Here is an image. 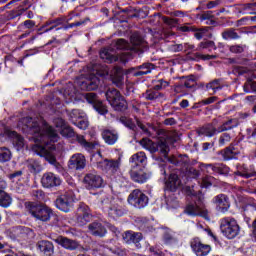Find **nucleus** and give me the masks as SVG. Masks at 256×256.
<instances>
[{"instance_id": "nucleus-1", "label": "nucleus", "mask_w": 256, "mask_h": 256, "mask_svg": "<svg viewBox=\"0 0 256 256\" xmlns=\"http://www.w3.org/2000/svg\"><path fill=\"white\" fill-rule=\"evenodd\" d=\"M23 123H25L26 131L32 135L34 140L35 144L32 146L34 153L44 157L49 163H55L56 159L55 155H53L55 144L52 143L59 141L57 131L49 126L43 117H26L23 119Z\"/></svg>"}, {"instance_id": "nucleus-2", "label": "nucleus", "mask_w": 256, "mask_h": 256, "mask_svg": "<svg viewBox=\"0 0 256 256\" xmlns=\"http://www.w3.org/2000/svg\"><path fill=\"white\" fill-rule=\"evenodd\" d=\"M26 211L36 219V221L47 222L51 219V215H53V211L51 208L46 205L36 204L33 202H28L25 204Z\"/></svg>"}, {"instance_id": "nucleus-3", "label": "nucleus", "mask_w": 256, "mask_h": 256, "mask_svg": "<svg viewBox=\"0 0 256 256\" xmlns=\"http://www.w3.org/2000/svg\"><path fill=\"white\" fill-rule=\"evenodd\" d=\"M100 203L101 205H104V210L112 219L123 217L125 210L123 209V202H121V200L114 199L109 201L107 196H102L100 197Z\"/></svg>"}, {"instance_id": "nucleus-4", "label": "nucleus", "mask_w": 256, "mask_h": 256, "mask_svg": "<svg viewBox=\"0 0 256 256\" xmlns=\"http://www.w3.org/2000/svg\"><path fill=\"white\" fill-rule=\"evenodd\" d=\"M220 229L227 239H235L241 228L233 217H224L220 220Z\"/></svg>"}, {"instance_id": "nucleus-5", "label": "nucleus", "mask_w": 256, "mask_h": 256, "mask_svg": "<svg viewBox=\"0 0 256 256\" xmlns=\"http://www.w3.org/2000/svg\"><path fill=\"white\" fill-rule=\"evenodd\" d=\"M106 99L115 111H125V109H127V100H125L121 92L115 88L106 91Z\"/></svg>"}, {"instance_id": "nucleus-6", "label": "nucleus", "mask_w": 256, "mask_h": 256, "mask_svg": "<svg viewBox=\"0 0 256 256\" xmlns=\"http://www.w3.org/2000/svg\"><path fill=\"white\" fill-rule=\"evenodd\" d=\"M131 45L125 41V39L121 38L116 41V49L119 50H130V51H141L143 47H145V41L141 36L137 33L131 35L130 38Z\"/></svg>"}, {"instance_id": "nucleus-7", "label": "nucleus", "mask_w": 256, "mask_h": 256, "mask_svg": "<svg viewBox=\"0 0 256 256\" xmlns=\"http://www.w3.org/2000/svg\"><path fill=\"white\" fill-rule=\"evenodd\" d=\"M184 213L189 217H203V219H209V210L203 202H194L186 205Z\"/></svg>"}, {"instance_id": "nucleus-8", "label": "nucleus", "mask_w": 256, "mask_h": 256, "mask_svg": "<svg viewBox=\"0 0 256 256\" xmlns=\"http://www.w3.org/2000/svg\"><path fill=\"white\" fill-rule=\"evenodd\" d=\"M127 201L129 205H132V207H135L136 209H143L144 207H147L149 197H147L143 191L135 189L129 194Z\"/></svg>"}, {"instance_id": "nucleus-9", "label": "nucleus", "mask_w": 256, "mask_h": 256, "mask_svg": "<svg viewBox=\"0 0 256 256\" xmlns=\"http://www.w3.org/2000/svg\"><path fill=\"white\" fill-rule=\"evenodd\" d=\"M140 145H142L144 149H147V151H150V153H157V151H160L164 157H167V153H169V146L163 141L155 143L151 139L143 138L140 141Z\"/></svg>"}, {"instance_id": "nucleus-10", "label": "nucleus", "mask_w": 256, "mask_h": 256, "mask_svg": "<svg viewBox=\"0 0 256 256\" xmlns=\"http://www.w3.org/2000/svg\"><path fill=\"white\" fill-rule=\"evenodd\" d=\"M98 169L105 171V173H110V175H115L121 169V159L109 160L104 159L96 162Z\"/></svg>"}, {"instance_id": "nucleus-11", "label": "nucleus", "mask_w": 256, "mask_h": 256, "mask_svg": "<svg viewBox=\"0 0 256 256\" xmlns=\"http://www.w3.org/2000/svg\"><path fill=\"white\" fill-rule=\"evenodd\" d=\"M73 203H75V196H73L72 192H67L56 199L57 209L64 211V213H69Z\"/></svg>"}, {"instance_id": "nucleus-12", "label": "nucleus", "mask_w": 256, "mask_h": 256, "mask_svg": "<svg viewBox=\"0 0 256 256\" xmlns=\"http://www.w3.org/2000/svg\"><path fill=\"white\" fill-rule=\"evenodd\" d=\"M190 246L193 253L196 256H207L209 255V253H211V251H213V248L211 247V245L205 244L203 241H201L198 238H194L191 241Z\"/></svg>"}, {"instance_id": "nucleus-13", "label": "nucleus", "mask_w": 256, "mask_h": 256, "mask_svg": "<svg viewBox=\"0 0 256 256\" xmlns=\"http://www.w3.org/2000/svg\"><path fill=\"white\" fill-rule=\"evenodd\" d=\"M42 187L46 189H51L52 187H59L62 181L59 176L53 174V172H46L41 178Z\"/></svg>"}, {"instance_id": "nucleus-14", "label": "nucleus", "mask_w": 256, "mask_h": 256, "mask_svg": "<svg viewBox=\"0 0 256 256\" xmlns=\"http://www.w3.org/2000/svg\"><path fill=\"white\" fill-rule=\"evenodd\" d=\"M84 184L87 189H99L103 187V178L96 173H88L84 176Z\"/></svg>"}, {"instance_id": "nucleus-15", "label": "nucleus", "mask_w": 256, "mask_h": 256, "mask_svg": "<svg viewBox=\"0 0 256 256\" xmlns=\"http://www.w3.org/2000/svg\"><path fill=\"white\" fill-rule=\"evenodd\" d=\"M78 16H79V14H77L75 12H71L68 15V19L67 18H57L56 20L49 21L44 26H42V29H43L44 33H48V31H53V29H55V27H59V25H64L65 23L71 21V19H73L74 17H78Z\"/></svg>"}, {"instance_id": "nucleus-16", "label": "nucleus", "mask_w": 256, "mask_h": 256, "mask_svg": "<svg viewBox=\"0 0 256 256\" xmlns=\"http://www.w3.org/2000/svg\"><path fill=\"white\" fill-rule=\"evenodd\" d=\"M122 239L124 243H134L136 244L137 249H141V244H139V241L143 239V234L141 232H133V231H126L122 234Z\"/></svg>"}, {"instance_id": "nucleus-17", "label": "nucleus", "mask_w": 256, "mask_h": 256, "mask_svg": "<svg viewBox=\"0 0 256 256\" xmlns=\"http://www.w3.org/2000/svg\"><path fill=\"white\" fill-rule=\"evenodd\" d=\"M130 177L134 183H147V180L151 177L149 173H146L143 169L132 168L130 170Z\"/></svg>"}, {"instance_id": "nucleus-18", "label": "nucleus", "mask_w": 256, "mask_h": 256, "mask_svg": "<svg viewBox=\"0 0 256 256\" xmlns=\"http://www.w3.org/2000/svg\"><path fill=\"white\" fill-rule=\"evenodd\" d=\"M213 203L216 205V209L221 211V213H226V211H229V207H231L229 198L225 194H220L214 197Z\"/></svg>"}, {"instance_id": "nucleus-19", "label": "nucleus", "mask_w": 256, "mask_h": 256, "mask_svg": "<svg viewBox=\"0 0 256 256\" xmlns=\"http://www.w3.org/2000/svg\"><path fill=\"white\" fill-rule=\"evenodd\" d=\"M55 241L58 245H61V247L68 249L69 251H75V249H79V247H81L77 240H71L63 236H59Z\"/></svg>"}, {"instance_id": "nucleus-20", "label": "nucleus", "mask_w": 256, "mask_h": 256, "mask_svg": "<svg viewBox=\"0 0 256 256\" xmlns=\"http://www.w3.org/2000/svg\"><path fill=\"white\" fill-rule=\"evenodd\" d=\"M85 165H86V160L83 154H74L69 160L70 169H76V171L85 169Z\"/></svg>"}, {"instance_id": "nucleus-21", "label": "nucleus", "mask_w": 256, "mask_h": 256, "mask_svg": "<svg viewBox=\"0 0 256 256\" xmlns=\"http://www.w3.org/2000/svg\"><path fill=\"white\" fill-rule=\"evenodd\" d=\"M91 211L87 206H81L77 211V221L79 225H87L91 221Z\"/></svg>"}, {"instance_id": "nucleus-22", "label": "nucleus", "mask_w": 256, "mask_h": 256, "mask_svg": "<svg viewBox=\"0 0 256 256\" xmlns=\"http://www.w3.org/2000/svg\"><path fill=\"white\" fill-rule=\"evenodd\" d=\"M36 247L37 249H39L41 253L47 256H51L52 253H54L55 251V247L49 240L38 241V243L36 244Z\"/></svg>"}, {"instance_id": "nucleus-23", "label": "nucleus", "mask_w": 256, "mask_h": 256, "mask_svg": "<svg viewBox=\"0 0 256 256\" xmlns=\"http://www.w3.org/2000/svg\"><path fill=\"white\" fill-rule=\"evenodd\" d=\"M88 230L91 235H94L95 237H104V235L107 233V229H105L103 224L99 222L89 224Z\"/></svg>"}, {"instance_id": "nucleus-24", "label": "nucleus", "mask_w": 256, "mask_h": 256, "mask_svg": "<svg viewBox=\"0 0 256 256\" xmlns=\"http://www.w3.org/2000/svg\"><path fill=\"white\" fill-rule=\"evenodd\" d=\"M130 163L132 164V169H137L139 165H145L147 163V156L145 152H138L131 156Z\"/></svg>"}, {"instance_id": "nucleus-25", "label": "nucleus", "mask_w": 256, "mask_h": 256, "mask_svg": "<svg viewBox=\"0 0 256 256\" xmlns=\"http://www.w3.org/2000/svg\"><path fill=\"white\" fill-rule=\"evenodd\" d=\"M102 139H104L105 143L108 145H115L117 139H119V135L115 130L105 129L102 131Z\"/></svg>"}, {"instance_id": "nucleus-26", "label": "nucleus", "mask_w": 256, "mask_h": 256, "mask_svg": "<svg viewBox=\"0 0 256 256\" xmlns=\"http://www.w3.org/2000/svg\"><path fill=\"white\" fill-rule=\"evenodd\" d=\"M112 83L116 85V87H121L123 85L124 77H123V69L114 68L110 74Z\"/></svg>"}, {"instance_id": "nucleus-27", "label": "nucleus", "mask_w": 256, "mask_h": 256, "mask_svg": "<svg viewBox=\"0 0 256 256\" xmlns=\"http://www.w3.org/2000/svg\"><path fill=\"white\" fill-rule=\"evenodd\" d=\"M178 187H181V180L177 174H171L166 181V189L168 191H176Z\"/></svg>"}, {"instance_id": "nucleus-28", "label": "nucleus", "mask_w": 256, "mask_h": 256, "mask_svg": "<svg viewBox=\"0 0 256 256\" xmlns=\"http://www.w3.org/2000/svg\"><path fill=\"white\" fill-rule=\"evenodd\" d=\"M56 127H61V135H63V137H73L75 135V131H73V128H71L70 126H66L65 125V120H63L62 118H58L56 120Z\"/></svg>"}, {"instance_id": "nucleus-29", "label": "nucleus", "mask_w": 256, "mask_h": 256, "mask_svg": "<svg viewBox=\"0 0 256 256\" xmlns=\"http://www.w3.org/2000/svg\"><path fill=\"white\" fill-rule=\"evenodd\" d=\"M206 169L208 171H213V173H219V175H225L229 173V167L224 164H206Z\"/></svg>"}, {"instance_id": "nucleus-30", "label": "nucleus", "mask_w": 256, "mask_h": 256, "mask_svg": "<svg viewBox=\"0 0 256 256\" xmlns=\"http://www.w3.org/2000/svg\"><path fill=\"white\" fill-rule=\"evenodd\" d=\"M100 57L103 59V61H106L107 63H113V61H117V55H115V51L104 48L100 51Z\"/></svg>"}, {"instance_id": "nucleus-31", "label": "nucleus", "mask_w": 256, "mask_h": 256, "mask_svg": "<svg viewBox=\"0 0 256 256\" xmlns=\"http://www.w3.org/2000/svg\"><path fill=\"white\" fill-rule=\"evenodd\" d=\"M217 133L219 132H217V128L213 124H207L198 130V134L204 135V137H213Z\"/></svg>"}, {"instance_id": "nucleus-32", "label": "nucleus", "mask_w": 256, "mask_h": 256, "mask_svg": "<svg viewBox=\"0 0 256 256\" xmlns=\"http://www.w3.org/2000/svg\"><path fill=\"white\" fill-rule=\"evenodd\" d=\"M239 125L237 119H229L224 122L220 127L217 128V133H223L224 131H231V129H235Z\"/></svg>"}, {"instance_id": "nucleus-33", "label": "nucleus", "mask_w": 256, "mask_h": 256, "mask_svg": "<svg viewBox=\"0 0 256 256\" xmlns=\"http://www.w3.org/2000/svg\"><path fill=\"white\" fill-rule=\"evenodd\" d=\"M11 203H13L11 196L0 188V207H10Z\"/></svg>"}, {"instance_id": "nucleus-34", "label": "nucleus", "mask_w": 256, "mask_h": 256, "mask_svg": "<svg viewBox=\"0 0 256 256\" xmlns=\"http://www.w3.org/2000/svg\"><path fill=\"white\" fill-rule=\"evenodd\" d=\"M209 29L211 28L210 27H204L200 29L196 28V31H194V36L198 39V41H200V39H203V37H208L209 39H211L212 35H211V32H209Z\"/></svg>"}, {"instance_id": "nucleus-35", "label": "nucleus", "mask_w": 256, "mask_h": 256, "mask_svg": "<svg viewBox=\"0 0 256 256\" xmlns=\"http://www.w3.org/2000/svg\"><path fill=\"white\" fill-rule=\"evenodd\" d=\"M86 89L88 91H95L99 87V78L95 75L90 76V78L86 81Z\"/></svg>"}, {"instance_id": "nucleus-36", "label": "nucleus", "mask_w": 256, "mask_h": 256, "mask_svg": "<svg viewBox=\"0 0 256 256\" xmlns=\"http://www.w3.org/2000/svg\"><path fill=\"white\" fill-rule=\"evenodd\" d=\"M222 38L225 41H230L235 39H241V36H239V34L234 29H228L222 32Z\"/></svg>"}, {"instance_id": "nucleus-37", "label": "nucleus", "mask_w": 256, "mask_h": 256, "mask_svg": "<svg viewBox=\"0 0 256 256\" xmlns=\"http://www.w3.org/2000/svg\"><path fill=\"white\" fill-rule=\"evenodd\" d=\"M28 169L31 173H41V171H43V166H41L39 161L31 159L28 161Z\"/></svg>"}, {"instance_id": "nucleus-38", "label": "nucleus", "mask_w": 256, "mask_h": 256, "mask_svg": "<svg viewBox=\"0 0 256 256\" xmlns=\"http://www.w3.org/2000/svg\"><path fill=\"white\" fill-rule=\"evenodd\" d=\"M203 49H208L209 51H215L217 46H215V42L208 40L202 41L199 43L197 51H203Z\"/></svg>"}, {"instance_id": "nucleus-39", "label": "nucleus", "mask_w": 256, "mask_h": 256, "mask_svg": "<svg viewBox=\"0 0 256 256\" xmlns=\"http://www.w3.org/2000/svg\"><path fill=\"white\" fill-rule=\"evenodd\" d=\"M151 69H153V64H144L139 66L138 71L134 73L136 77H141L142 75H149L151 73Z\"/></svg>"}, {"instance_id": "nucleus-40", "label": "nucleus", "mask_w": 256, "mask_h": 256, "mask_svg": "<svg viewBox=\"0 0 256 256\" xmlns=\"http://www.w3.org/2000/svg\"><path fill=\"white\" fill-rule=\"evenodd\" d=\"M206 89L207 91L212 90L213 93H216L217 91H221V89H223V86L221 85V81L216 79L206 84Z\"/></svg>"}, {"instance_id": "nucleus-41", "label": "nucleus", "mask_w": 256, "mask_h": 256, "mask_svg": "<svg viewBox=\"0 0 256 256\" xmlns=\"http://www.w3.org/2000/svg\"><path fill=\"white\" fill-rule=\"evenodd\" d=\"M11 161V150L5 147H0V163Z\"/></svg>"}, {"instance_id": "nucleus-42", "label": "nucleus", "mask_w": 256, "mask_h": 256, "mask_svg": "<svg viewBox=\"0 0 256 256\" xmlns=\"http://www.w3.org/2000/svg\"><path fill=\"white\" fill-rule=\"evenodd\" d=\"M69 115L72 123H76L78 119H83L85 117V112H83V110L73 109Z\"/></svg>"}, {"instance_id": "nucleus-43", "label": "nucleus", "mask_w": 256, "mask_h": 256, "mask_svg": "<svg viewBox=\"0 0 256 256\" xmlns=\"http://www.w3.org/2000/svg\"><path fill=\"white\" fill-rule=\"evenodd\" d=\"M11 137H13V143L16 145L18 149H23L25 142L23 140V137L21 135L17 134V132H11Z\"/></svg>"}, {"instance_id": "nucleus-44", "label": "nucleus", "mask_w": 256, "mask_h": 256, "mask_svg": "<svg viewBox=\"0 0 256 256\" xmlns=\"http://www.w3.org/2000/svg\"><path fill=\"white\" fill-rule=\"evenodd\" d=\"M236 156H237V152H235V148H231V147L226 148L222 153V157L224 161L235 159Z\"/></svg>"}, {"instance_id": "nucleus-45", "label": "nucleus", "mask_w": 256, "mask_h": 256, "mask_svg": "<svg viewBox=\"0 0 256 256\" xmlns=\"http://www.w3.org/2000/svg\"><path fill=\"white\" fill-rule=\"evenodd\" d=\"M77 141L82 145V147H85L87 151H91V149H95V144L91 142H87V140H85V137L83 136H77Z\"/></svg>"}, {"instance_id": "nucleus-46", "label": "nucleus", "mask_w": 256, "mask_h": 256, "mask_svg": "<svg viewBox=\"0 0 256 256\" xmlns=\"http://www.w3.org/2000/svg\"><path fill=\"white\" fill-rule=\"evenodd\" d=\"M120 123L125 125V127H128V129H135V122H133V120L127 116H121Z\"/></svg>"}, {"instance_id": "nucleus-47", "label": "nucleus", "mask_w": 256, "mask_h": 256, "mask_svg": "<svg viewBox=\"0 0 256 256\" xmlns=\"http://www.w3.org/2000/svg\"><path fill=\"white\" fill-rule=\"evenodd\" d=\"M85 99L88 101L93 107L99 103V99L97 98V94L90 92L85 94Z\"/></svg>"}, {"instance_id": "nucleus-48", "label": "nucleus", "mask_w": 256, "mask_h": 256, "mask_svg": "<svg viewBox=\"0 0 256 256\" xmlns=\"http://www.w3.org/2000/svg\"><path fill=\"white\" fill-rule=\"evenodd\" d=\"M94 109L99 113L100 115H107L109 112L107 110V106L103 104V102L99 101L98 103L95 104Z\"/></svg>"}, {"instance_id": "nucleus-49", "label": "nucleus", "mask_w": 256, "mask_h": 256, "mask_svg": "<svg viewBox=\"0 0 256 256\" xmlns=\"http://www.w3.org/2000/svg\"><path fill=\"white\" fill-rule=\"evenodd\" d=\"M144 97L145 99H147L148 101H153L154 99H157V97H159V92L155 91V90H147L144 93Z\"/></svg>"}, {"instance_id": "nucleus-50", "label": "nucleus", "mask_w": 256, "mask_h": 256, "mask_svg": "<svg viewBox=\"0 0 256 256\" xmlns=\"http://www.w3.org/2000/svg\"><path fill=\"white\" fill-rule=\"evenodd\" d=\"M196 59H201L202 61H211V59H217V55H203L201 53H195Z\"/></svg>"}, {"instance_id": "nucleus-51", "label": "nucleus", "mask_w": 256, "mask_h": 256, "mask_svg": "<svg viewBox=\"0 0 256 256\" xmlns=\"http://www.w3.org/2000/svg\"><path fill=\"white\" fill-rule=\"evenodd\" d=\"M163 23L168 25V27H175L177 23H179V20L175 18H169V17H163L162 18Z\"/></svg>"}, {"instance_id": "nucleus-52", "label": "nucleus", "mask_w": 256, "mask_h": 256, "mask_svg": "<svg viewBox=\"0 0 256 256\" xmlns=\"http://www.w3.org/2000/svg\"><path fill=\"white\" fill-rule=\"evenodd\" d=\"M19 231H20V237H22V239H27V237H33V230L29 228H22V229H19Z\"/></svg>"}, {"instance_id": "nucleus-53", "label": "nucleus", "mask_w": 256, "mask_h": 256, "mask_svg": "<svg viewBox=\"0 0 256 256\" xmlns=\"http://www.w3.org/2000/svg\"><path fill=\"white\" fill-rule=\"evenodd\" d=\"M74 125H76L78 129H82L83 131H85V129L89 127V121L85 119L79 121L77 120L76 122H74Z\"/></svg>"}, {"instance_id": "nucleus-54", "label": "nucleus", "mask_w": 256, "mask_h": 256, "mask_svg": "<svg viewBox=\"0 0 256 256\" xmlns=\"http://www.w3.org/2000/svg\"><path fill=\"white\" fill-rule=\"evenodd\" d=\"M231 53H243L245 51V45H232L229 47Z\"/></svg>"}, {"instance_id": "nucleus-55", "label": "nucleus", "mask_w": 256, "mask_h": 256, "mask_svg": "<svg viewBox=\"0 0 256 256\" xmlns=\"http://www.w3.org/2000/svg\"><path fill=\"white\" fill-rule=\"evenodd\" d=\"M213 185V177L207 176L202 179L201 187L207 189V187H211Z\"/></svg>"}, {"instance_id": "nucleus-56", "label": "nucleus", "mask_w": 256, "mask_h": 256, "mask_svg": "<svg viewBox=\"0 0 256 256\" xmlns=\"http://www.w3.org/2000/svg\"><path fill=\"white\" fill-rule=\"evenodd\" d=\"M231 141V136L227 133H224L219 138V145H225L226 143H229Z\"/></svg>"}, {"instance_id": "nucleus-57", "label": "nucleus", "mask_w": 256, "mask_h": 256, "mask_svg": "<svg viewBox=\"0 0 256 256\" xmlns=\"http://www.w3.org/2000/svg\"><path fill=\"white\" fill-rule=\"evenodd\" d=\"M244 91L245 93L253 92V80L248 79L244 84Z\"/></svg>"}, {"instance_id": "nucleus-58", "label": "nucleus", "mask_w": 256, "mask_h": 256, "mask_svg": "<svg viewBox=\"0 0 256 256\" xmlns=\"http://www.w3.org/2000/svg\"><path fill=\"white\" fill-rule=\"evenodd\" d=\"M188 175L192 179H197V177H199V171L197 169L191 167L188 169Z\"/></svg>"}, {"instance_id": "nucleus-59", "label": "nucleus", "mask_w": 256, "mask_h": 256, "mask_svg": "<svg viewBox=\"0 0 256 256\" xmlns=\"http://www.w3.org/2000/svg\"><path fill=\"white\" fill-rule=\"evenodd\" d=\"M179 29L183 33H189L190 31L194 33V31H197V28H195V26H181Z\"/></svg>"}, {"instance_id": "nucleus-60", "label": "nucleus", "mask_w": 256, "mask_h": 256, "mask_svg": "<svg viewBox=\"0 0 256 256\" xmlns=\"http://www.w3.org/2000/svg\"><path fill=\"white\" fill-rule=\"evenodd\" d=\"M217 5H221V0L210 1L207 3L206 7L207 9H213L217 7Z\"/></svg>"}, {"instance_id": "nucleus-61", "label": "nucleus", "mask_w": 256, "mask_h": 256, "mask_svg": "<svg viewBox=\"0 0 256 256\" xmlns=\"http://www.w3.org/2000/svg\"><path fill=\"white\" fill-rule=\"evenodd\" d=\"M216 101H217V97L212 96L210 98L202 100L201 103H202V105H211V103H215Z\"/></svg>"}, {"instance_id": "nucleus-62", "label": "nucleus", "mask_w": 256, "mask_h": 256, "mask_svg": "<svg viewBox=\"0 0 256 256\" xmlns=\"http://www.w3.org/2000/svg\"><path fill=\"white\" fill-rule=\"evenodd\" d=\"M184 86L187 89H191L192 87H195V80H193V79L186 80L185 83H184Z\"/></svg>"}, {"instance_id": "nucleus-63", "label": "nucleus", "mask_w": 256, "mask_h": 256, "mask_svg": "<svg viewBox=\"0 0 256 256\" xmlns=\"http://www.w3.org/2000/svg\"><path fill=\"white\" fill-rule=\"evenodd\" d=\"M24 27H26V29H33L35 22L33 20H26L24 21Z\"/></svg>"}, {"instance_id": "nucleus-64", "label": "nucleus", "mask_w": 256, "mask_h": 256, "mask_svg": "<svg viewBox=\"0 0 256 256\" xmlns=\"http://www.w3.org/2000/svg\"><path fill=\"white\" fill-rule=\"evenodd\" d=\"M175 118H168L164 120V125H175Z\"/></svg>"}]
</instances>
